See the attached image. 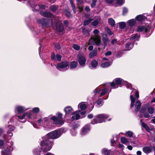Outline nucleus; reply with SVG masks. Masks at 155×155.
Instances as JSON below:
<instances>
[{
	"label": "nucleus",
	"mask_w": 155,
	"mask_h": 155,
	"mask_svg": "<svg viewBox=\"0 0 155 155\" xmlns=\"http://www.w3.org/2000/svg\"><path fill=\"white\" fill-rule=\"evenodd\" d=\"M73 48L74 49L77 51H78L80 48V46L76 44H74L73 45Z\"/></svg>",
	"instance_id": "45"
},
{
	"label": "nucleus",
	"mask_w": 155,
	"mask_h": 155,
	"mask_svg": "<svg viewBox=\"0 0 155 155\" xmlns=\"http://www.w3.org/2000/svg\"><path fill=\"white\" fill-rule=\"evenodd\" d=\"M139 37L140 36L137 34H136L130 38V40H133L134 39H136L137 40H139V39H138L139 38Z\"/></svg>",
	"instance_id": "41"
},
{
	"label": "nucleus",
	"mask_w": 155,
	"mask_h": 155,
	"mask_svg": "<svg viewBox=\"0 0 155 155\" xmlns=\"http://www.w3.org/2000/svg\"><path fill=\"white\" fill-rule=\"evenodd\" d=\"M41 15L45 17L51 18L53 15V14L51 12L48 11H42L40 12Z\"/></svg>",
	"instance_id": "13"
},
{
	"label": "nucleus",
	"mask_w": 155,
	"mask_h": 155,
	"mask_svg": "<svg viewBox=\"0 0 155 155\" xmlns=\"http://www.w3.org/2000/svg\"><path fill=\"white\" fill-rule=\"evenodd\" d=\"M56 68L59 70H60V69L65 68L68 69L69 68V63L67 61H62L57 64Z\"/></svg>",
	"instance_id": "6"
},
{
	"label": "nucleus",
	"mask_w": 155,
	"mask_h": 155,
	"mask_svg": "<svg viewBox=\"0 0 155 155\" xmlns=\"http://www.w3.org/2000/svg\"><path fill=\"white\" fill-rule=\"evenodd\" d=\"M26 115V114H24L22 115H18V117L20 119H23L24 118Z\"/></svg>",
	"instance_id": "58"
},
{
	"label": "nucleus",
	"mask_w": 155,
	"mask_h": 155,
	"mask_svg": "<svg viewBox=\"0 0 155 155\" xmlns=\"http://www.w3.org/2000/svg\"><path fill=\"white\" fill-rule=\"evenodd\" d=\"M153 109L152 107H149L148 109V111L150 114H152L153 113Z\"/></svg>",
	"instance_id": "48"
},
{
	"label": "nucleus",
	"mask_w": 155,
	"mask_h": 155,
	"mask_svg": "<svg viewBox=\"0 0 155 155\" xmlns=\"http://www.w3.org/2000/svg\"><path fill=\"white\" fill-rule=\"evenodd\" d=\"M40 111V110L39 108L36 107L33 108L32 109V111L35 113H38Z\"/></svg>",
	"instance_id": "51"
},
{
	"label": "nucleus",
	"mask_w": 155,
	"mask_h": 155,
	"mask_svg": "<svg viewBox=\"0 0 155 155\" xmlns=\"http://www.w3.org/2000/svg\"><path fill=\"white\" fill-rule=\"evenodd\" d=\"M109 24L111 26L113 27L115 25V21L112 18H110L108 19Z\"/></svg>",
	"instance_id": "24"
},
{
	"label": "nucleus",
	"mask_w": 155,
	"mask_h": 155,
	"mask_svg": "<svg viewBox=\"0 0 155 155\" xmlns=\"http://www.w3.org/2000/svg\"><path fill=\"white\" fill-rule=\"evenodd\" d=\"M110 63L109 62H106L102 63L101 64V66L103 68H106L109 66L110 65Z\"/></svg>",
	"instance_id": "38"
},
{
	"label": "nucleus",
	"mask_w": 155,
	"mask_h": 155,
	"mask_svg": "<svg viewBox=\"0 0 155 155\" xmlns=\"http://www.w3.org/2000/svg\"><path fill=\"white\" fill-rule=\"evenodd\" d=\"M79 64L81 67H84L85 66L86 59V57L83 54H78L77 56Z\"/></svg>",
	"instance_id": "8"
},
{
	"label": "nucleus",
	"mask_w": 155,
	"mask_h": 155,
	"mask_svg": "<svg viewBox=\"0 0 155 155\" xmlns=\"http://www.w3.org/2000/svg\"><path fill=\"white\" fill-rule=\"evenodd\" d=\"M55 26L57 31L59 32H62L64 31V28L63 25L62 23L59 22V21L56 23Z\"/></svg>",
	"instance_id": "9"
},
{
	"label": "nucleus",
	"mask_w": 155,
	"mask_h": 155,
	"mask_svg": "<svg viewBox=\"0 0 155 155\" xmlns=\"http://www.w3.org/2000/svg\"><path fill=\"white\" fill-rule=\"evenodd\" d=\"M92 2L91 4V6L92 8H94L96 5V4L97 2V0H92Z\"/></svg>",
	"instance_id": "44"
},
{
	"label": "nucleus",
	"mask_w": 155,
	"mask_h": 155,
	"mask_svg": "<svg viewBox=\"0 0 155 155\" xmlns=\"http://www.w3.org/2000/svg\"><path fill=\"white\" fill-rule=\"evenodd\" d=\"M79 113H80L81 115V118H83L85 117V115L86 114V112L85 110H84L82 111H81V110H80V112Z\"/></svg>",
	"instance_id": "50"
},
{
	"label": "nucleus",
	"mask_w": 155,
	"mask_h": 155,
	"mask_svg": "<svg viewBox=\"0 0 155 155\" xmlns=\"http://www.w3.org/2000/svg\"><path fill=\"white\" fill-rule=\"evenodd\" d=\"M124 0H116V3L118 5H121L123 3Z\"/></svg>",
	"instance_id": "54"
},
{
	"label": "nucleus",
	"mask_w": 155,
	"mask_h": 155,
	"mask_svg": "<svg viewBox=\"0 0 155 155\" xmlns=\"http://www.w3.org/2000/svg\"><path fill=\"white\" fill-rule=\"evenodd\" d=\"M91 65L92 67L95 68L97 66L98 62L96 60H93L91 62Z\"/></svg>",
	"instance_id": "30"
},
{
	"label": "nucleus",
	"mask_w": 155,
	"mask_h": 155,
	"mask_svg": "<svg viewBox=\"0 0 155 155\" xmlns=\"http://www.w3.org/2000/svg\"><path fill=\"white\" fill-rule=\"evenodd\" d=\"M92 20V19L89 18L88 19L85 20L83 22V25L84 26L87 25Z\"/></svg>",
	"instance_id": "33"
},
{
	"label": "nucleus",
	"mask_w": 155,
	"mask_h": 155,
	"mask_svg": "<svg viewBox=\"0 0 155 155\" xmlns=\"http://www.w3.org/2000/svg\"><path fill=\"white\" fill-rule=\"evenodd\" d=\"M106 30L107 33L109 35H112V32L110 30V29L109 28H107L106 29Z\"/></svg>",
	"instance_id": "55"
},
{
	"label": "nucleus",
	"mask_w": 155,
	"mask_h": 155,
	"mask_svg": "<svg viewBox=\"0 0 155 155\" xmlns=\"http://www.w3.org/2000/svg\"><path fill=\"white\" fill-rule=\"evenodd\" d=\"M111 150H108L105 148H103L102 150V154L104 155H110Z\"/></svg>",
	"instance_id": "20"
},
{
	"label": "nucleus",
	"mask_w": 155,
	"mask_h": 155,
	"mask_svg": "<svg viewBox=\"0 0 155 155\" xmlns=\"http://www.w3.org/2000/svg\"><path fill=\"white\" fill-rule=\"evenodd\" d=\"M58 5H51L49 7V9L51 12H55L58 9Z\"/></svg>",
	"instance_id": "26"
},
{
	"label": "nucleus",
	"mask_w": 155,
	"mask_h": 155,
	"mask_svg": "<svg viewBox=\"0 0 155 155\" xmlns=\"http://www.w3.org/2000/svg\"><path fill=\"white\" fill-rule=\"evenodd\" d=\"M80 122L78 121L74 122L72 124V127L73 129L74 130L78 128L80 125Z\"/></svg>",
	"instance_id": "27"
},
{
	"label": "nucleus",
	"mask_w": 155,
	"mask_h": 155,
	"mask_svg": "<svg viewBox=\"0 0 155 155\" xmlns=\"http://www.w3.org/2000/svg\"><path fill=\"white\" fill-rule=\"evenodd\" d=\"M80 112V110H78L76 111V114L75 115V119L76 120H78L80 118H81L79 114V113Z\"/></svg>",
	"instance_id": "37"
},
{
	"label": "nucleus",
	"mask_w": 155,
	"mask_h": 155,
	"mask_svg": "<svg viewBox=\"0 0 155 155\" xmlns=\"http://www.w3.org/2000/svg\"><path fill=\"white\" fill-rule=\"evenodd\" d=\"M120 141L121 143L124 144L129 142L127 139L125 137H121L120 138Z\"/></svg>",
	"instance_id": "31"
},
{
	"label": "nucleus",
	"mask_w": 155,
	"mask_h": 155,
	"mask_svg": "<svg viewBox=\"0 0 155 155\" xmlns=\"http://www.w3.org/2000/svg\"><path fill=\"white\" fill-rule=\"evenodd\" d=\"M125 48L127 50H130L133 48L134 46V44L131 42H128L126 43L125 45Z\"/></svg>",
	"instance_id": "16"
},
{
	"label": "nucleus",
	"mask_w": 155,
	"mask_h": 155,
	"mask_svg": "<svg viewBox=\"0 0 155 155\" xmlns=\"http://www.w3.org/2000/svg\"><path fill=\"white\" fill-rule=\"evenodd\" d=\"M62 56L60 55L57 54L56 55V58L57 59V60L58 61H60L61 60Z\"/></svg>",
	"instance_id": "52"
},
{
	"label": "nucleus",
	"mask_w": 155,
	"mask_h": 155,
	"mask_svg": "<svg viewBox=\"0 0 155 155\" xmlns=\"http://www.w3.org/2000/svg\"><path fill=\"white\" fill-rule=\"evenodd\" d=\"M6 129L8 130H9L10 131H13L15 129V127L12 125H9L6 127Z\"/></svg>",
	"instance_id": "36"
},
{
	"label": "nucleus",
	"mask_w": 155,
	"mask_h": 155,
	"mask_svg": "<svg viewBox=\"0 0 155 155\" xmlns=\"http://www.w3.org/2000/svg\"><path fill=\"white\" fill-rule=\"evenodd\" d=\"M110 142L111 143V146H114V144L115 143V141L114 140V138L113 137L112 139H111L110 140Z\"/></svg>",
	"instance_id": "60"
},
{
	"label": "nucleus",
	"mask_w": 155,
	"mask_h": 155,
	"mask_svg": "<svg viewBox=\"0 0 155 155\" xmlns=\"http://www.w3.org/2000/svg\"><path fill=\"white\" fill-rule=\"evenodd\" d=\"M106 37H103L102 41L103 42V44L104 47H106L107 45V42L108 41L109 38L107 37V34H105Z\"/></svg>",
	"instance_id": "28"
},
{
	"label": "nucleus",
	"mask_w": 155,
	"mask_h": 155,
	"mask_svg": "<svg viewBox=\"0 0 155 155\" xmlns=\"http://www.w3.org/2000/svg\"><path fill=\"white\" fill-rule=\"evenodd\" d=\"M62 134L61 130H56L42 137L41 139L51 149L54 144V140L59 138Z\"/></svg>",
	"instance_id": "1"
},
{
	"label": "nucleus",
	"mask_w": 155,
	"mask_h": 155,
	"mask_svg": "<svg viewBox=\"0 0 155 155\" xmlns=\"http://www.w3.org/2000/svg\"><path fill=\"white\" fill-rule=\"evenodd\" d=\"M130 99L131 101L130 107L132 108L134 106V103L135 101V98L133 96V95L131 94L130 96Z\"/></svg>",
	"instance_id": "21"
},
{
	"label": "nucleus",
	"mask_w": 155,
	"mask_h": 155,
	"mask_svg": "<svg viewBox=\"0 0 155 155\" xmlns=\"http://www.w3.org/2000/svg\"><path fill=\"white\" fill-rule=\"evenodd\" d=\"M50 22L52 23V19L43 18L41 19H39L38 21V23L41 25L43 28H47L49 25Z\"/></svg>",
	"instance_id": "5"
},
{
	"label": "nucleus",
	"mask_w": 155,
	"mask_h": 155,
	"mask_svg": "<svg viewBox=\"0 0 155 155\" xmlns=\"http://www.w3.org/2000/svg\"><path fill=\"white\" fill-rule=\"evenodd\" d=\"M56 115L57 117L55 116H53L50 117L51 120H53L54 123L55 124H58L61 125L64 123L63 119V114L60 112H58Z\"/></svg>",
	"instance_id": "4"
},
{
	"label": "nucleus",
	"mask_w": 155,
	"mask_h": 155,
	"mask_svg": "<svg viewBox=\"0 0 155 155\" xmlns=\"http://www.w3.org/2000/svg\"><path fill=\"white\" fill-rule=\"evenodd\" d=\"M39 143L41 147L35 148L33 150V152L34 155H41L42 151L46 153L51 149L42 139Z\"/></svg>",
	"instance_id": "2"
},
{
	"label": "nucleus",
	"mask_w": 155,
	"mask_h": 155,
	"mask_svg": "<svg viewBox=\"0 0 155 155\" xmlns=\"http://www.w3.org/2000/svg\"><path fill=\"white\" fill-rule=\"evenodd\" d=\"M125 134L126 135H127V136L129 137H134V136H133V133L131 131H128L126 132Z\"/></svg>",
	"instance_id": "40"
},
{
	"label": "nucleus",
	"mask_w": 155,
	"mask_h": 155,
	"mask_svg": "<svg viewBox=\"0 0 155 155\" xmlns=\"http://www.w3.org/2000/svg\"><path fill=\"white\" fill-rule=\"evenodd\" d=\"M25 114H26V115H27L28 117L29 118L31 119V117L32 114H31V112H29L28 113L26 112L25 113Z\"/></svg>",
	"instance_id": "56"
},
{
	"label": "nucleus",
	"mask_w": 155,
	"mask_h": 155,
	"mask_svg": "<svg viewBox=\"0 0 155 155\" xmlns=\"http://www.w3.org/2000/svg\"><path fill=\"white\" fill-rule=\"evenodd\" d=\"M108 115L106 114H99L95 117V118L92 120L91 123L92 124H94L97 123L105 122V120L104 119L108 118Z\"/></svg>",
	"instance_id": "3"
},
{
	"label": "nucleus",
	"mask_w": 155,
	"mask_h": 155,
	"mask_svg": "<svg viewBox=\"0 0 155 155\" xmlns=\"http://www.w3.org/2000/svg\"><path fill=\"white\" fill-rule=\"evenodd\" d=\"M78 65V62L73 61L70 62V67L71 69H73L76 68Z\"/></svg>",
	"instance_id": "19"
},
{
	"label": "nucleus",
	"mask_w": 155,
	"mask_h": 155,
	"mask_svg": "<svg viewBox=\"0 0 155 155\" xmlns=\"http://www.w3.org/2000/svg\"><path fill=\"white\" fill-rule=\"evenodd\" d=\"M64 14L68 18H72V15L71 13L70 9L69 8H66L64 10Z\"/></svg>",
	"instance_id": "14"
},
{
	"label": "nucleus",
	"mask_w": 155,
	"mask_h": 155,
	"mask_svg": "<svg viewBox=\"0 0 155 155\" xmlns=\"http://www.w3.org/2000/svg\"><path fill=\"white\" fill-rule=\"evenodd\" d=\"M128 12V9L125 7H124L123 8V11H122V15H125Z\"/></svg>",
	"instance_id": "42"
},
{
	"label": "nucleus",
	"mask_w": 155,
	"mask_h": 155,
	"mask_svg": "<svg viewBox=\"0 0 155 155\" xmlns=\"http://www.w3.org/2000/svg\"><path fill=\"white\" fill-rule=\"evenodd\" d=\"M66 114H71L73 110V108L70 106L66 107L64 110Z\"/></svg>",
	"instance_id": "15"
},
{
	"label": "nucleus",
	"mask_w": 155,
	"mask_h": 155,
	"mask_svg": "<svg viewBox=\"0 0 155 155\" xmlns=\"http://www.w3.org/2000/svg\"><path fill=\"white\" fill-rule=\"evenodd\" d=\"M51 59L53 61H55L56 60V59L55 58V55L54 52H52L51 53Z\"/></svg>",
	"instance_id": "49"
},
{
	"label": "nucleus",
	"mask_w": 155,
	"mask_h": 155,
	"mask_svg": "<svg viewBox=\"0 0 155 155\" xmlns=\"http://www.w3.org/2000/svg\"><path fill=\"white\" fill-rule=\"evenodd\" d=\"M49 120V118L47 117H45L44 118L43 121H42V123H46V122H48V121Z\"/></svg>",
	"instance_id": "59"
},
{
	"label": "nucleus",
	"mask_w": 155,
	"mask_h": 155,
	"mask_svg": "<svg viewBox=\"0 0 155 155\" xmlns=\"http://www.w3.org/2000/svg\"><path fill=\"white\" fill-rule=\"evenodd\" d=\"M101 91V90H98L97 88H96L94 91V93H95V94L99 93Z\"/></svg>",
	"instance_id": "63"
},
{
	"label": "nucleus",
	"mask_w": 155,
	"mask_h": 155,
	"mask_svg": "<svg viewBox=\"0 0 155 155\" xmlns=\"http://www.w3.org/2000/svg\"><path fill=\"white\" fill-rule=\"evenodd\" d=\"M90 127L89 124H87L83 127L81 130V134L82 135H85L90 130Z\"/></svg>",
	"instance_id": "12"
},
{
	"label": "nucleus",
	"mask_w": 155,
	"mask_h": 155,
	"mask_svg": "<svg viewBox=\"0 0 155 155\" xmlns=\"http://www.w3.org/2000/svg\"><path fill=\"white\" fill-rule=\"evenodd\" d=\"M85 9L87 12H90L91 11V9L88 6H86L85 7Z\"/></svg>",
	"instance_id": "62"
},
{
	"label": "nucleus",
	"mask_w": 155,
	"mask_h": 155,
	"mask_svg": "<svg viewBox=\"0 0 155 155\" xmlns=\"http://www.w3.org/2000/svg\"><path fill=\"white\" fill-rule=\"evenodd\" d=\"M94 41L96 43V45L97 46H100L101 44L100 40L97 38H94Z\"/></svg>",
	"instance_id": "39"
},
{
	"label": "nucleus",
	"mask_w": 155,
	"mask_h": 155,
	"mask_svg": "<svg viewBox=\"0 0 155 155\" xmlns=\"http://www.w3.org/2000/svg\"><path fill=\"white\" fill-rule=\"evenodd\" d=\"M149 31V28H148L144 26H138L136 31L139 32H143V34H145L147 33Z\"/></svg>",
	"instance_id": "11"
},
{
	"label": "nucleus",
	"mask_w": 155,
	"mask_h": 155,
	"mask_svg": "<svg viewBox=\"0 0 155 155\" xmlns=\"http://www.w3.org/2000/svg\"><path fill=\"white\" fill-rule=\"evenodd\" d=\"M91 25L94 27L97 26L99 24V21L97 20H96L91 23Z\"/></svg>",
	"instance_id": "47"
},
{
	"label": "nucleus",
	"mask_w": 155,
	"mask_h": 155,
	"mask_svg": "<svg viewBox=\"0 0 155 155\" xmlns=\"http://www.w3.org/2000/svg\"><path fill=\"white\" fill-rule=\"evenodd\" d=\"M71 4V6L72 8V9L76 8L75 5L74 4L72 0H69Z\"/></svg>",
	"instance_id": "57"
},
{
	"label": "nucleus",
	"mask_w": 155,
	"mask_h": 155,
	"mask_svg": "<svg viewBox=\"0 0 155 155\" xmlns=\"http://www.w3.org/2000/svg\"><path fill=\"white\" fill-rule=\"evenodd\" d=\"M54 47L58 50H59L61 49V46L58 43H57L56 44L54 45Z\"/></svg>",
	"instance_id": "53"
},
{
	"label": "nucleus",
	"mask_w": 155,
	"mask_h": 155,
	"mask_svg": "<svg viewBox=\"0 0 155 155\" xmlns=\"http://www.w3.org/2000/svg\"><path fill=\"white\" fill-rule=\"evenodd\" d=\"M123 82V79L119 78H116L110 83V86L111 87L116 88L117 87L116 85H121L122 84Z\"/></svg>",
	"instance_id": "7"
},
{
	"label": "nucleus",
	"mask_w": 155,
	"mask_h": 155,
	"mask_svg": "<svg viewBox=\"0 0 155 155\" xmlns=\"http://www.w3.org/2000/svg\"><path fill=\"white\" fill-rule=\"evenodd\" d=\"M16 109L18 113L20 114L23 112L24 111V107L21 106H18L16 107Z\"/></svg>",
	"instance_id": "22"
},
{
	"label": "nucleus",
	"mask_w": 155,
	"mask_h": 155,
	"mask_svg": "<svg viewBox=\"0 0 155 155\" xmlns=\"http://www.w3.org/2000/svg\"><path fill=\"white\" fill-rule=\"evenodd\" d=\"M119 27L120 29H124L126 27V25L125 22H121L119 23Z\"/></svg>",
	"instance_id": "32"
},
{
	"label": "nucleus",
	"mask_w": 155,
	"mask_h": 155,
	"mask_svg": "<svg viewBox=\"0 0 155 155\" xmlns=\"http://www.w3.org/2000/svg\"><path fill=\"white\" fill-rule=\"evenodd\" d=\"M147 109V107L146 106L142 107L140 110V112L141 113H145Z\"/></svg>",
	"instance_id": "43"
},
{
	"label": "nucleus",
	"mask_w": 155,
	"mask_h": 155,
	"mask_svg": "<svg viewBox=\"0 0 155 155\" xmlns=\"http://www.w3.org/2000/svg\"><path fill=\"white\" fill-rule=\"evenodd\" d=\"M128 24L129 26L132 27L136 24V21L134 19H131L128 21Z\"/></svg>",
	"instance_id": "25"
},
{
	"label": "nucleus",
	"mask_w": 155,
	"mask_h": 155,
	"mask_svg": "<svg viewBox=\"0 0 155 155\" xmlns=\"http://www.w3.org/2000/svg\"><path fill=\"white\" fill-rule=\"evenodd\" d=\"M97 55V52H94L92 51L89 54V57L90 58H92L95 56H96Z\"/></svg>",
	"instance_id": "46"
},
{
	"label": "nucleus",
	"mask_w": 155,
	"mask_h": 155,
	"mask_svg": "<svg viewBox=\"0 0 155 155\" xmlns=\"http://www.w3.org/2000/svg\"><path fill=\"white\" fill-rule=\"evenodd\" d=\"M78 107L82 110H85L87 108L86 105L84 103H80L78 105Z\"/></svg>",
	"instance_id": "23"
},
{
	"label": "nucleus",
	"mask_w": 155,
	"mask_h": 155,
	"mask_svg": "<svg viewBox=\"0 0 155 155\" xmlns=\"http://www.w3.org/2000/svg\"><path fill=\"white\" fill-rule=\"evenodd\" d=\"M141 105V104L140 101L139 100L137 101L136 102L135 104V111L136 112H137L140 108Z\"/></svg>",
	"instance_id": "17"
},
{
	"label": "nucleus",
	"mask_w": 155,
	"mask_h": 155,
	"mask_svg": "<svg viewBox=\"0 0 155 155\" xmlns=\"http://www.w3.org/2000/svg\"><path fill=\"white\" fill-rule=\"evenodd\" d=\"M97 103L98 105H100L103 103L101 99H98L97 101Z\"/></svg>",
	"instance_id": "61"
},
{
	"label": "nucleus",
	"mask_w": 155,
	"mask_h": 155,
	"mask_svg": "<svg viewBox=\"0 0 155 155\" xmlns=\"http://www.w3.org/2000/svg\"><path fill=\"white\" fill-rule=\"evenodd\" d=\"M142 126L146 129L147 132H149L150 131V129L149 127L146 124L143 122L142 124Z\"/></svg>",
	"instance_id": "35"
},
{
	"label": "nucleus",
	"mask_w": 155,
	"mask_h": 155,
	"mask_svg": "<svg viewBox=\"0 0 155 155\" xmlns=\"http://www.w3.org/2000/svg\"><path fill=\"white\" fill-rule=\"evenodd\" d=\"M13 149V147L11 146H8L5 149L2 150L1 153L2 155H8Z\"/></svg>",
	"instance_id": "10"
},
{
	"label": "nucleus",
	"mask_w": 155,
	"mask_h": 155,
	"mask_svg": "<svg viewBox=\"0 0 155 155\" xmlns=\"http://www.w3.org/2000/svg\"><path fill=\"white\" fill-rule=\"evenodd\" d=\"M101 91H102L101 92L100 95L99 96L100 97L106 94L107 93V91L106 88H104L101 90Z\"/></svg>",
	"instance_id": "34"
},
{
	"label": "nucleus",
	"mask_w": 155,
	"mask_h": 155,
	"mask_svg": "<svg viewBox=\"0 0 155 155\" xmlns=\"http://www.w3.org/2000/svg\"><path fill=\"white\" fill-rule=\"evenodd\" d=\"M143 152L146 153H149L152 151V149L148 147H144L143 149Z\"/></svg>",
	"instance_id": "18"
},
{
	"label": "nucleus",
	"mask_w": 155,
	"mask_h": 155,
	"mask_svg": "<svg viewBox=\"0 0 155 155\" xmlns=\"http://www.w3.org/2000/svg\"><path fill=\"white\" fill-rule=\"evenodd\" d=\"M99 32V31L97 29H94L93 31V33L95 35H97Z\"/></svg>",
	"instance_id": "64"
},
{
	"label": "nucleus",
	"mask_w": 155,
	"mask_h": 155,
	"mask_svg": "<svg viewBox=\"0 0 155 155\" xmlns=\"http://www.w3.org/2000/svg\"><path fill=\"white\" fill-rule=\"evenodd\" d=\"M144 17L145 16L143 15H139L136 17L135 19L139 21H142L143 20Z\"/></svg>",
	"instance_id": "29"
}]
</instances>
